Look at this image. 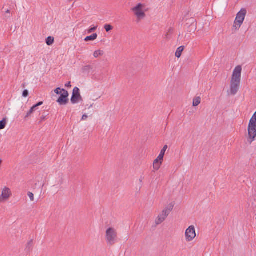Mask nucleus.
<instances>
[{
    "label": "nucleus",
    "mask_w": 256,
    "mask_h": 256,
    "mask_svg": "<svg viewBox=\"0 0 256 256\" xmlns=\"http://www.w3.org/2000/svg\"><path fill=\"white\" fill-rule=\"evenodd\" d=\"M242 68L240 66H236L233 70L230 82V91L232 95L236 94L240 84Z\"/></svg>",
    "instance_id": "nucleus-1"
},
{
    "label": "nucleus",
    "mask_w": 256,
    "mask_h": 256,
    "mask_svg": "<svg viewBox=\"0 0 256 256\" xmlns=\"http://www.w3.org/2000/svg\"><path fill=\"white\" fill-rule=\"evenodd\" d=\"M175 204L172 202L168 204L161 212L158 215L154 220L156 225L158 226L164 222L170 212L172 211Z\"/></svg>",
    "instance_id": "nucleus-2"
},
{
    "label": "nucleus",
    "mask_w": 256,
    "mask_h": 256,
    "mask_svg": "<svg viewBox=\"0 0 256 256\" xmlns=\"http://www.w3.org/2000/svg\"><path fill=\"white\" fill-rule=\"evenodd\" d=\"M104 239L108 245L114 244L118 240V232L116 228L114 226L106 228L104 232Z\"/></svg>",
    "instance_id": "nucleus-3"
},
{
    "label": "nucleus",
    "mask_w": 256,
    "mask_h": 256,
    "mask_svg": "<svg viewBox=\"0 0 256 256\" xmlns=\"http://www.w3.org/2000/svg\"><path fill=\"white\" fill-rule=\"evenodd\" d=\"M247 10L245 8H241L237 13L232 27V31L233 32H236L239 30L244 22Z\"/></svg>",
    "instance_id": "nucleus-4"
},
{
    "label": "nucleus",
    "mask_w": 256,
    "mask_h": 256,
    "mask_svg": "<svg viewBox=\"0 0 256 256\" xmlns=\"http://www.w3.org/2000/svg\"><path fill=\"white\" fill-rule=\"evenodd\" d=\"M248 140L251 144L256 138V111L250 120L248 126Z\"/></svg>",
    "instance_id": "nucleus-5"
},
{
    "label": "nucleus",
    "mask_w": 256,
    "mask_h": 256,
    "mask_svg": "<svg viewBox=\"0 0 256 256\" xmlns=\"http://www.w3.org/2000/svg\"><path fill=\"white\" fill-rule=\"evenodd\" d=\"M12 196V189L8 186H4L0 190V204L8 202Z\"/></svg>",
    "instance_id": "nucleus-6"
},
{
    "label": "nucleus",
    "mask_w": 256,
    "mask_h": 256,
    "mask_svg": "<svg viewBox=\"0 0 256 256\" xmlns=\"http://www.w3.org/2000/svg\"><path fill=\"white\" fill-rule=\"evenodd\" d=\"M146 7L144 4L138 3L132 9L138 20H141L145 18Z\"/></svg>",
    "instance_id": "nucleus-7"
},
{
    "label": "nucleus",
    "mask_w": 256,
    "mask_h": 256,
    "mask_svg": "<svg viewBox=\"0 0 256 256\" xmlns=\"http://www.w3.org/2000/svg\"><path fill=\"white\" fill-rule=\"evenodd\" d=\"M196 236V230L194 226H189L184 232V238L187 242L193 241Z\"/></svg>",
    "instance_id": "nucleus-8"
},
{
    "label": "nucleus",
    "mask_w": 256,
    "mask_h": 256,
    "mask_svg": "<svg viewBox=\"0 0 256 256\" xmlns=\"http://www.w3.org/2000/svg\"><path fill=\"white\" fill-rule=\"evenodd\" d=\"M82 96L80 95V89L78 87H75L73 89L72 95L71 98V102L73 104L78 103L82 101Z\"/></svg>",
    "instance_id": "nucleus-9"
},
{
    "label": "nucleus",
    "mask_w": 256,
    "mask_h": 256,
    "mask_svg": "<svg viewBox=\"0 0 256 256\" xmlns=\"http://www.w3.org/2000/svg\"><path fill=\"white\" fill-rule=\"evenodd\" d=\"M69 94L68 92L64 89H62V93L57 100V102L60 105H66L68 102V97Z\"/></svg>",
    "instance_id": "nucleus-10"
},
{
    "label": "nucleus",
    "mask_w": 256,
    "mask_h": 256,
    "mask_svg": "<svg viewBox=\"0 0 256 256\" xmlns=\"http://www.w3.org/2000/svg\"><path fill=\"white\" fill-rule=\"evenodd\" d=\"M164 160L158 157H157L154 161L153 164H152V167L154 170L157 171L158 170L162 162H163Z\"/></svg>",
    "instance_id": "nucleus-11"
},
{
    "label": "nucleus",
    "mask_w": 256,
    "mask_h": 256,
    "mask_svg": "<svg viewBox=\"0 0 256 256\" xmlns=\"http://www.w3.org/2000/svg\"><path fill=\"white\" fill-rule=\"evenodd\" d=\"M43 104V102H38L37 104L33 106L27 112L26 116L25 118H27L30 116V115L33 114L36 110L38 108V106L42 105Z\"/></svg>",
    "instance_id": "nucleus-12"
},
{
    "label": "nucleus",
    "mask_w": 256,
    "mask_h": 256,
    "mask_svg": "<svg viewBox=\"0 0 256 256\" xmlns=\"http://www.w3.org/2000/svg\"><path fill=\"white\" fill-rule=\"evenodd\" d=\"M184 46H180L178 47L175 53V56L176 58H180L182 54V52H183L184 50Z\"/></svg>",
    "instance_id": "nucleus-13"
},
{
    "label": "nucleus",
    "mask_w": 256,
    "mask_h": 256,
    "mask_svg": "<svg viewBox=\"0 0 256 256\" xmlns=\"http://www.w3.org/2000/svg\"><path fill=\"white\" fill-rule=\"evenodd\" d=\"M104 54V52L100 50H98L94 52L93 56L94 58H98L102 56Z\"/></svg>",
    "instance_id": "nucleus-14"
},
{
    "label": "nucleus",
    "mask_w": 256,
    "mask_h": 256,
    "mask_svg": "<svg viewBox=\"0 0 256 256\" xmlns=\"http://www.w3.org/2000/svg\"><path fill=\"white\" fill-rule=\"evenodd\" d=\"M98 38V34H94L90 36H88L85 38L84 40L86 42L94 41L96 40Z\"/></svg>",
    "instance_id": "nucleus-15"
},
{
    "label": "nucleus",
    "mask_w": 256,
    "mask_h": 256,
    "mask_svg": "<svg viewBox=\"0 0 256 256\" xmlns=\"http://www.w3.org/2000/svg\"><path fill=\"white\" fill-rule=\"evenodd\" d=\"M201 102V98L200 96H196L194 98L192 102L193 106H197Z\"/></svg>",
    "instance_id": "nucleus-16"
},
{
    "label": "nucleus",
    "mask_w": 256,
    "mask_h": 256,
    "mask_svg": "<svg viewBox=\"0 0 256 256\" xmlns=\"http://www.w3.org/2000/svg\"><path fill=\"white\" fill-rule=\"evenodd\" d=\"M7 124V119L6 118H3L2 120L0 121V130H3L5 128Z\"/></svg>",
    "instance_id": "nucleus-17"
},
{
    "label": "nucleus",
    "mask_w": 256,
    "mask_h": 256,
    "mask_svg": "<svg viewBox=\"0 0 256 256\" xmlns=\"http://www.w3.org/2000/svg\"><path fill=\"white\" fill-rule=\"evenodd\" d=\"M54 42V38L52 36H48L46 39V43L48 46H51Z\"/></svg>",
    "instance_id": "nucleus-18"
},
{
    "label": "nucleus",
    "mask_w": 256,
    "mask_h": 256,
    "mask_svg": "<svg viewBox=\"0 0 256 256\" xmlns=\"http://www.w3.org/2000/svg\"><path fill=\"white\" fill-rule=\"evenodd\" d=\"M28 196L29 197L31 202H34V196L32 192H28Z\"/></svg>",
    "instance_id": "nucleus-19"
},
{
    "label": "nucleus",
    "mask_w": 256,
    "mask_h": 256,
    "mask_svg": "<svg viewBox=\"0 0 256 256\" xmlns=\"http://www.w3.org/2000/svg\"><path fill=\"white\" fill-rule=\"evenodd\" d=\"M104 28L107 32H108L109 31L111 30L113 28L110 24H106L104 26Z\"/></svg>",
    "instance_id": "nucleus-20"
},
{
    "label": "nucleus",
    "mask_w": 256,
    "mask_h": 256,
    "mask_svg": "<svg viewBox=\"0 0 256 256\" xmlns=\"http://www.w3.org/2000/svg\"><path fill=\"white\" fill-rule=\"evenodd\" d=\"M54 92L57 94H61L62 93V89L60 88H56L54 90Z\"/></svg>",
    "instance_id": "nucleus-21"
},
{
    "label": "nucleus",
    "mask_w": 256,
    "mask_h": 256,
    "mask_svg": "<svg viewBox=\"0 0 256 256\" xmlns=\"http://www.w3.org/2000/svg\"><path fill=\"white\" fill-rule=\"evenodd\" d=\"M96 28H97V26H94L92 28H90L89 30H88V33L90 34V33L92 32L96 29Z\"/></svg>",
    "instance_id": "nucleus-22"
},
{
    "label": "nucleus",
    "mask_w": 256,
    "mask_h": 256,
    "mask_svg": "<svg viewBox=\"0 0 256 256\" xmlns=\"http://www.w3.org/2000/svg\"><path fill=\"white\" fill-rule=\"evenodd\" d=\"M28 91L27 90H26L22 92V96L24 98H26L28 96Z\"/></svg>",
    "instance_id": "nucleus-23"
},
{
    "label": "nucleus",
    "mask_w": 256,
    "mask_h": 256,
    "mask_svg": "<svg viewBox=\"0 0 256 256\" xmlns=\"http://www.w3.org/2000/svg\"><path fill=\"white\" fill-rule=\"evenodd\" d=\"M164 154H165V153L164 152H163V151L162 152V150H160V153L159 155L158 156V157L164 160Z\"/></svg>",
    "instance_id": "nucleus-24"
},
{
    "label": "nucleus",
    "mask_w": 256,
    "mask_h": 256,
    "mask_svg": "<svg viewBox=\"0 0 256 256\" xmlns=\"http://www.w3.org/2000/svg\"><path fill=\"white\" fill-rule=\"evenodd\" d=\"M168 146L167 145H165L163 147L162 149L161 150L162 152L163 151V152H164V153L166 152V150L168 149Z\"/></svg>",
    "instance_id": "nucleus-25"
},
{
    "label": "nucleus",
    "mask_w": 256,
    "mask_h": 256,
    "mask_svg": "<svg viewBox=\"0 0 256 256\" xmlns=\"http://www.w3.org/2000/svg\"><path fill=\"white\" fill-rule=\"evenodd\" d=\"M65 86L68 87V88H70L72 86L70 82H68V83H66L65 84Z\"/></svg>",
    "instance_id": "nucleus-26"
},
{
    "label": "nucleus",
    "mask_w": 256,
    "mask_h": 256,
    "mask_svg": "<svg viewBox=\"0 0 256 256\" xmlns=\"http://www.w3.org/2000/svg\"><path fill=\"white\" fill-rule=\"evenodd\" d=\"M87 118H88V116L86 115V114H84V115L82 116V119L83 120H86Z\"/></svg>",
    "instance_id": "nucleus-27"
},
{
    "label": "nucleus",
    "mask_w": 256,
    "mask_h": 256,
    "mask_svg": "<svg viewBox=\"0 0 256 256\" xmlns=\"http://www.w3.org/2000/svg\"><path fill=\"white\" fill-rule=\"evenodd\" d=\"M32 241H30V242H29L28 243V244H28V246H32Z\"/></svg>",
    "instance_id": "nucleus-28"
},
{
    "label": "nucleus",
    "mask_w": 256,
    "mask_h": 256,
    "mask_svg": "<svg viewBox=\"0 0 256 256\" xmlns=\"http://www.w3.org/2000/svg\"><path fill=\"white\" fill-rule=\"evenodd\" d=\"M10 10H8L6 11V12H7V13H10Z\"/></svg>",
    "instance_id": "nucleus-29"
},
{
    "label": "nucleus",
    "mask_w": 256,
    "mask_h": 256,
    "mask_svg": "<svg viewBox=\"0 0 256 256\" xmlns=\"http://www.w3.org/2000/svg\"><path fill=\"white\" fill-rule=\"evenodd\" d=\"M100 98V96H98V98L96 99H98V98Z\"/></svg>",
    "instance_id": "nucleus-30"
}]
</instances>
